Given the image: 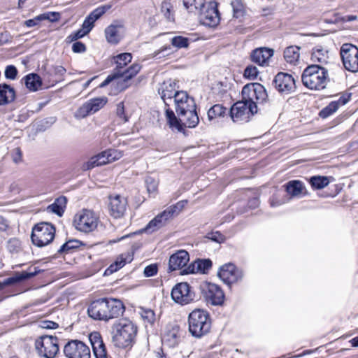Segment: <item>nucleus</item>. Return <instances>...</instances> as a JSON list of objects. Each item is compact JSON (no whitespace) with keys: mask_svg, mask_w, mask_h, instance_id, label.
I'll return each instance as SVG.
<instances>
[{"mask_svg":"<svg viewBox=\"0 0 358 358\" xmlns=\"http://www.w3.org/2000/svg\"><path fill=\"white\" fill-rule=\"evenodd\" d=\"M124 311V306L121 301L106 298L92 301L87 309L90 317L106 322L122 315Z\"/></svg>","mask_w":358,"mask_h":358,"instance_id":"obj_1","label":"nucleus"},{"mask_svg":"<svg viewBox=\"0 0 358 358\" xmlns=\"http://www.w3.org/2000/svg\"><path fill=\"white\" fill-rule=\"evenodd\" d=\"M196 107L189 108L187 111L179 113L178 117L176 116L174 112L170 108L166 110V118L167 123L172 130H176L179 132H184L186 127L194 128L199 122Z\"/></svg>","mask_w":358,"mask_h":358,"instance_id":"obj_2","label":"nucleus"},{"mask_svg":"<svg viewBox=\"0 0 358 358\" xmlns=\"http://www.w3.org/2000/svg\"><path fill=\"white\" fill-rule=\"evenodd\" d=\"M137 333V327L130 320L122 319L115 323L113 327L112 341L118 348L130 346Z\"/></svg>","mask_w":358,"mask_h":358,"instance_id":"obj_3","label":"nucleus"},{"mask_svg":"<svg viewBox=\"0 0 358 358\" xmlns=\"http://www.w3.org/2000/svg\"><path fill=\"white\" fill-rule=\"evenodd\" d=\"M328 79L327 70L320 65H310L305 69L301 80L308 88L320 90L325 88Z\"/></svg>","mask_w":358,"mask_h":358,"instance_id":"obj_4","label":"nucleus"},{"mask_svg":"<svg viewBox=\"0 0 358 358\" xmlns=\"http://www.w3.org/2000/svg\"><path fill=\"white\" fill-rule=\"evenodd\" d=\"M189 331L194 337L200 338L209 332L211 327L210 315L206 310L195 309L188 316Z\"/></svg>","mask_w":358,"mask_h":358,"instance_id":"obj_5","label":"nucleus"},{"mask_svg":"<svg viewBox=\"0 0 358 358\" xmlns=\"http://www.w3.org/2000/svg\"><path fill=\"white\" fill-rule=\"evenodd\" d=\"M186 201H180L175 205H172L165 209L163 212L155 216L150 220L143 231L147 234H152L164 227L166 222L174 215H178L184 208Z\"/></svg>","mask_w":358,"mask_h":358,"instance_id":"obj_6","label":"nucleus"},{"mask_svg":"<svg viewBox=\"0 0 358 358\" xmlns=\"http://www.w3.org/2000/svg\"><path fill=\"white\" fill-rule=\"evenodd\" d=\"M55 235V228L50 223L41 222L32 229L31 236L33 244L38 247H43L50 243Z\"/></svg>","mask_w":358,"mask_h":358,"instance_id":"obj_7","label":"nucleus"},{"mask_svg":"<svg viewBox=\"0 0 358 358\" xmlns=\"http://www.w3.org/2000/svg\"><path fill=\"white\" fill-rule=\"evenodd\" d=\"M99 222L96 214L88 209H83L77 213L73 219V225L78 231L90 233L95 230Z\"/></svg>","mask_w":358,"mask_h":358,"instance_id":"obj_8","label":"nucleus"},{"mask_svg":"<svg viewBox=\"0 0 358 358\" xmlns=\"http://www.w3.org/2000/svg\"><path fill=\"white\" fill-rule=\"evenodd\" d=\"M267 96L264 87L259 83L245 85L242 90V101L248 105L262 103Z\"/></svg>","mask_w":358,"mask_h":358,"instance_id":"obj_9","label":"nucleus"},{"mask_svg":"<svg viewBox=\"0 0 358 358\" xmlns=\"http://www.w3.org/2000/svg\"><path fill=\"white\" fill-rule=\"evenodd\" d=\"M38 354L45 358H54L59 352L58 339L52 336H41L35 341Z\"/></svg>","mask_w":358,"mask_h":358,"instance_id":"obj_10","label":"nucleus"},{"mask_svg":"<svg viewBox=\"0 0 358 358\" xmlns=\"http://www.w3.org/2000/svg\"><path fill=\"white\" fill-rule=\"evenodd\" d=\"M340 56L345 70L358 72V47L352 43H343L340 48Z\"/></svg>","mask_w":358,"mask_h":358,"instance_id":"obj_11","label":"nucleus"},{"mask_svg":"<svg viewBox=\"0 0 358 358\" xmlns=\"http://www.w3.org/2000/svg\"><path fill=\"white\" fill-rule=\"evenodd\" d=\"M257 112V106L248 105L241 100L235 103L231 108L230 115L234 122H246Z\"/></svg>","mask_w":358,"mask_h":358,"instance_id":"obj_12","label":"nucleus"},{"mask_svg":"<svg viewBox=\"0 0 358 358\" xmlns=\"http://www.w3.org/2000/svg\"><path fill=\"white\" fill-rule=\"evenodd\" d=\"M64 353L67 358H91L90 348L78 340L69 341L64 347Z\"/></svg>","mask_w":358,"mask_h":358,"instance_id":"obj_13","label":"nucleus"},{"mask_svg":"<svg viewBox=\"0 0 358 358\" xmlns=\"http://www.w3.org/2000/svg\"><path fill=\"white\" fill-rule=\"evenodd\" d=\"M171 298L177 303L184 306L194 301V294L187 282L176 284L171 290Z\"/></svg>","mask_w":358,"mask_h":358,"instance_id":"obj_14","label":"nucleus"},{"mask_svg":"<svg viewBox=\"0 0 358 358\" xmlns=\"http://www.w3.org/2000/svg\"><path fill=\"white\" fill-rule=\"evenodd\" d=\"M219 278L227 285H230L241 280L243 272L241 269L231 264H226L220 267L218 271Z\"/></svg>","mask_w":358,"mask_h":358,"instance_id":"obj_15","label":"nucleus"},{"mask_svg":"<svg viewBox=\"0 0 358 358\" xmlns=\"http://www.w3.org/2000/svg\"><path fill=\"white\" fill-rule=\"evenodd\" d=\"M220 20L219 11L215 3L205 4L200 10L199 21L202 24L213 27L219 24Z\"/></svg>","mask_w":358,"mask_h":358,"instance_id":"obj_16","label":"nucleus"},{"mask_svg":"<svg viewBox=\"0 0 358 358\" xmlns=\"http://www.w3.org/2000/svg\"><path fill=\"white\" fill-rule=\"evenodd\" d=\"M107 103L106 97H98L90 99L83 103L76 111V117L84 118L87 115L95 113L102 108Z\"/></svg>","mask_w":358,"mask_h":358,"instance_id":"obj_17","label":"nucleus"},{"mask_svg":"<svg viewBox=\"0 0 358 358\" xmlns=\"http://www.w3.org/2000/svg\"><path fill=\"white\" fill-rule=\"evenodd\" d=\"M203 294L206 301L213 306H220L224 302V292L216 284L206 283L203 286Z\"/></svg>","mask_w":358,"mask_h":358,"instance_id":"obj_18","label":"nucleus"},{"mask_svg":"<svg viewBox=\"0 0 358 358\" xmlns=\"http://www.w3.org/2000/svg\"><path fill=\"white\" fill-rule=\"evenodd\" d=\"M275 88L281 93L290 94L296 89L295 80L287 73H278L274 79Z\"/></svg>","mask_w":358,"mask_h":358,"instance_id":"obj_19","label":"nucleus"},{"mask_svg":"<svg viewBox=\"0 0 358 358\" xmlns=\"http://www.w3.org/2000/svg\"><path fill=\"white\" fill-rule=\"evenodd\" d=\"M127 206V199L119 194L110 196L109 209L110 215L115 218H120L123 216Z\"/></svg>","mask_w":358,"mask_h":358,"instance_id":"obj_20","label":"nucleus"},{"mask_svg":"<svg viewBox=\"0 0 358 358\" xmlns=\"http://www.w3.org/2000/svg\"><path fill=\"white\" fill-rule=\"evenodd\" d=\"M176 82L174 80H167L162 83L159 88V94L161 95L166 106H169L170 102L176 99V94L180 91L178 90Z\"/></svg>","mask_w":358,"mask_h":358,"instance_id":"obj_21","label":"nucleus"},{"mask_svg":"<svg viewBox=\"0 0 358 358\" xmlns=\"http://www.w3.org/2000/svg\"><path fill=\"white\" fill-rule=\"evenodd\" d=\"M175 108L177 114L187 111L189 108L196 107L194 99L189 96L185 91H180L176 94L174 99Z\"/></svg>","mask_w":358,"mask_h":358,"instance_id":"obj_22","label":"nucleus"},{"mask_svg":"<svg viewBox=\"0 0 358 358\" xmlns=\"http://www.w3.org/2000/svg\"><path fill=\"white\" fill-rule=\"evenodd\" d=\"M89 339L92 347L95 358H109L105 344L101 334L94 331L90 334Z\"/></svg>","mask_w":358,"mask_h":358,"instance_id":"obj_23","label":"nucleus"},{"mask_svg":"<svg viewBox=\"0 0 358 358\" xmlns=\"http://www.w3.org/2000/svg\"><path fill=\"white\" fill-rule=\"evenodd\" d=\"M189 261V256L185 250H178L173 254L169 262V270L171 271L182 269Z\"/></svg>","mask_w":358,"mask_h":358,"instance_id":"obj_24","label":"nucleus"},{"mask_svg":"<svg viewBox=\"0 0 358 358\" xmlns=\"http://www.w3.org/2000/svg\"><path fill=\"white\" fill-rule=\"evenodd\" d=\"M123 30L122 24L119 22H114L108 26L104 31L107 42L111 44H117L122 38Z\"/></svg>","mask_w":358,"mask_h":358,"instance_id":"obj_25","label":"nucleus"},{"mask_svg":"<svg viewBox=\"0 0 358 358\" xmlns=\"http://www.w3.org/2000/svg\"><path fill=\"white\" fill-rule=\"evenodd\" d=\"M180 327L178 325H173L167 329L164 334L162 343L164 346L169 348L176 347L180 342Z\"/></svg>","mask_w":358,"mask_h":358,"instance_id":"obj_26","label":"nucleus"},{"mask_svg":"<svg viewBox=\"0 0 358 358\" xmlns=\"http://www.w3.org/2000/svg\"><path fill=\"white\" fill-rule=\"evenodd\" d=\"M273 51L266 48H257L252 52V61L259 66H264L268 64V59L273 56Z\"/></svg>","mask_w":358,"mask_h":358,"instance_id":"obj_27","label":"nucleus"},{"mask_svg":"<svg viewBox=\"0 0 358 358\" xmlns=\"http://www.w3.org/2000/svg\"><path fill=\"white\" fill-rule=\"evenodd\" d=\"M212 266V262L210 259H198L192 264L189 265L187 268L183 269L182 274H187L192 273H205Z\"/></svg>","mask_w":358,"mask_h":358,"instance_id":"obj_28","label":"nucleus"},{"mask_svg":"<svg viewBox=\"0 0 358 358\" xmlns=\"http://www.w3.org/2000/svg\"><path fill=\"white\" fill-rule=\"evenodd\" d=\"M285 186L286 192L292 197H300L307 194L303 182L300 180H290L287 182Z\"/></svg>","mask_w":358,"mask_h":358,"instance_id":"obj_29","label":"nucleus"},{"mask_svg":"<svg viewBox=\"0 0 358 358\" xmlns=\"http://www.w3.org/2000/svg\"><path fill=\"white\" fill-rule=\"evenodd\" d=\"M348 101V97L342 96L337 101L330 102L326 107L320 111V117L322 118H327L329 117L336 113L340 106L346 104Z\"/></svg>","mask_w":358,"mask_h":358,"instance_id":"obj_30","label":"nucleus"},{"mask_svg":"<svg viewBox=\"0 0 358 358\" xmlns=\"http://www.w3.org/2000/svg\"><path fill=\"white\" fill-rule=\"evenodd\" d=\"M41 271V270L38 269L37 267H29L27 271L16 273L13 276L8 278L6 283L14 284L29 279L39 273Z\"/></svg>","mask_w":358,"mask_h":358,"instance_id":"obj_31","label":"nucleus"},{"mask_svg":"<svg viewBox=\"0 0 358 358\" xmlns=\"http://www.w3.org/2000/svg\"><path fill=\"white\" fill-rule=\"evenodd\" d=\"M15 99V90L10 85L0 84V106L13 102Z\"/></svg>","mask_w":358,"mask_h":358,"instance_id":"obj_32","label":"nucleus"},{"mask_svg":"<svg viewBox=\"0 0 358 358\" xmlns=\"http://www.w3.org/2000/svg\"><path fill=\"white\" fill-rule=\"evenodd\" d=\"M108 163H109V161L105 150L95 156L92 157L87 162L83 164L82 169L84 171H87L92 169L95 166H101Z\"/></svg>","mask_w":358,"mask_h":358,"instance_id":"obj_33","label":"nucleus"},{"mask_svg":"<svg viewBox=\"0 0 358 358\" xmlns=\"http://www.w3.org/2000/svg\"><path fill=\"white\" fill-rule=\"evenodd\" d=\"M329 59V52L322 46H316L312 50L311 60L314 63H317L316 65L322 66L328 63Z\"/></svg>","mask_w":358,"mask_h":358,"instance_id":"obj_34","label":"nucleus"},{"mask_svg":"<svg viewBox=\"0 0 358 358\" xmlns=\"http://www.w3.org/2000/svg\"><path fill=\"white\" fill-rule=\"evenodd\" d=\"M67 199L62 196L57 198L55 201L46 208V211L54 213L59 217L62 216L66 206Z\"/></svg>","mask_w":358,"mask_h":358,"instance_id":"obj_35","label":"nucleus"},{"mask_svg":"<svg viewBox=\"0 0 358 358\" xmlns=\"http://www.w3.org/2000/svg\"><path fill=\"white\" fill-rule=\"evenodd\" d=\"M24 80L26 87L31 92L38 91L42 85L41 78L36 73H29L24 78Z\"/></svg>","mask_w":358,"mask_h":358,"instance_id":"obj_36","label":"nucleus"},{"mask_svg":"<svg viewBox=\"0 0 358 358\" xmlns=\"http://www.w3.org/2000/svg\"><path fill=\"white\" fill-rule=\"evenodd\" d=\"M300 48L298 46L287 47L284 51V57L287 63L296 64L299 58Z\"/></svg>","mask_w":358,"mask_h":358,"instance_id":"obj_37","label":"nucleus"},{"mask_svg":"<svg viewBox=\"0 0 358 358\" xmlns=\"http://www.w3.org/2000/svg\"><path fill=\"white\" fill-rule=\"evenodd\" d=\"M83 245L82 242L77 239H71L64 243L57 250L59 255L69 254L74 250L80 248Z\"/></svg>","mask_w":358,"mask_h":358,"instance_id":"obj_38","label":"nucleus"},{"mask_svg":"<svg viewBox=\"0 0 358 358\" xmlns=\"http://www.w3.org/2000/svg\"><path fill=\"white\" fill-rule=\"evenodd\" d=\"M309 182L313 189H321L329 185V180L327 176H315L309 179Z\"/></svg>","mask_w":358,"mask_h":358,"instance_id":"obj_39","label":"nucleus"},{"mask_svg":"<svg viewBox=\"0 0 358 358\" xmlns=\"http://www.w3.org/2000/svg\"><path fill=\"white\" fill-rule=\"evenodd\" d=\"M141 66L138 64H134L127 70L120 72V70L117 71L120 77H122L124 81L130 80L134 77L141 70Z\"/></svg>","mask_w":358,"mask_h":358,"instance_id":"obj_40","label":"nucleus"},{"mask_svg":"<svg viewBox=\"0 0 358 358\" xmlns=\"http://www.w3.org/2000/svg\"><path fill=\"white\" fill-rule=\"evenodd\" d=\"M184 6L189 13L200 10L205 5L203 0H183Z\"/></svg>","mask_w":358,"mask_h":358,"instance_id":"obj_41","label":"nucleus"},{"mask_svg":"<svg viewBox=\"0 0 358 358\" xmlns=\"http://www.w3.org/2000/svg\"><path fill=\"white\" fill-rule=\"evenodd\" d=\"M131 261V257L129 255H121L117 258L114 264H111L108 270H110V272L116 271L122 268L127 262H130Z\"/></svg>","mask_w":358,"mask_h":358,"instance_id":"obj_42","label":"nucleus"},{"mask_svg":"<svg viewBox=\"0 0 358 358\" xmlns=\"http://www.w3.org/2000/svg\"><path fill=\"white\" fill-rule=\"evenodd\" d=\"M50 15L55 16L56 14H55L53 12L44 13V14H42V15H40L36 17L34 19H30V20H26L24 24L27 27H33L37 25L39 22H41V20H49L53 22V20L55 18H50Z\"/></svg>","mask_w":358,"mask_h":358,"instance_id":"obj_43","label":"nucleus"},{"mask_svg":"<svg viewBox=\"0 0 358 358\" xmlns=\"http://www.w3.org/2000/svg\"><path fill=\"white\" fill-rule=\"evenodd\" d=\"M132 59V55L131 53H122L115 57V62L117 64V69L118 71L124 68L128 63L131 62Z\"/></svg>","mask_w":358,"mask_h":358,"instance_id":"obj_44","label":"nucleus"},{"mask_svg":"<svg viewBox=\"0 0 358 358\" xmlns=\"http://www.w3.org/2000/svg\"><path fill=\"white\" fill-rule=\"evenodd\" d=\"M234 18L238 19L241 22L245 15V9L243 5L238 1L231 2Z\"/></svg>","mask_w":358,"mask_h":358,"instance_id":"obj_45","label":"nucleus"},{"mask_svg":"<svg viewBox=\"0 0 358 358\" xmlns=\"http://www.w3.org/2000/svg\"><path fill=\"white\" fill-rule=\"evenodd\" d=\"M226 108L220 104H215L208 111V117L210 120L223 116L226 113Z\"/></svg>","mask_w":358,"mask_h":358,"instance_id":"obj_46","label":"nucleus"},{"mask_svg":"<svg viewBox=\"0 0 358 358\" xmlns=\"http://www.w3.org/2000/svg\"><path fill=\"white\" fill-rule=\"evenodd\" d=\"M161 11L164 17L169 21H173V7L171 3L168 1H164L162 3Z\"/></svg>","mask_w":358,"mask_h":358,"instance_id":"obj_47","label":"nucleus"},{"mask_svg":"<svg viewBox=\"0 0 358 358\" xmlns=\"http://www.w3.org/2000/svg\"><path fill=\"white\" fill-rule=\"evenodd\" d=\"M189 43V39L188 38L177 36L171 38V44L173 46L178 49L187 48Z\"/></svg>","mask_w":358,"mask_h":358,"instance_id":"obj_48","label":"nucleus"},{"mask_svg":"<svg viewBox=\"0 0 358 358\" xmlns=\"http://www.w3.org/2000/svg\"><path fill=\"white\" fill-rule=\"evenodd\" d=\"M140 315L142 319L149 324H152L155 320V314L151 309L141 308Z\"/></svg>","mask_w":358,"mask_h":358,"instance_id":"obj_49","label":"nucleus"},{"mask_svg":"<svg viewBox=\"0 0 358 358\" xmlns=\"http://www.w3.org/2000/svg\"><path fill=\"white\" fill-rule=\"evenodd\" d=\"M111 8L110 5H104L99 6L92 11L89 15L94 20H97L99 17H101L107 10H108Z\"/></svg>","mask_w":358,"mask_h":358,"instance_id":"obj_50","label":"nucleus"},{"mask_svg":"<svg viewBox=\"0 0 358 358\" xmlns=\"http://www.w3.org/2000/svg\"><path fill=\"white\" fill-rule=\"evenodd\" d=\"M145 184L149 194L156 193L158 187V181L155 178L150 176L147 177Z\"/></svg>","mask_w":358,"mask_h":358,"instance_id":"obj_51","label":"nucleus"},{"mask_svg":"<svg viewBox=\"0 0 358 358\" xmlns=\"http://www.w3.org/2000/svg\"><path fill=\"white\" fill-rule=\"evenodd\" d=\"M106 152L109 163L118 160L122 157V152L115 149H108Z\"/></svg>","mask_w":358,"mask_h":358,"instance_id":"obj_52","label":"nucleus"},{"mask_svg":"<svg viewBox=\"0 0 358 358\" xmlns=\"http://www.w3.org/2000/svg\"><path fill=\"white\" fill-rule=\"evenodd\" d=\"M258 70L256 66H248L244 71V76L250 80H255L258 76Z\"/></svg>","mask_w":358,"mask_h":358,"instance_id":"obj_53","label":"nucleus"},{"mask_svg":"<svg viewBox=\"0 0 358 358\" xmlns=\"http://www.w3.org/2000/svg\"><path fill=\"white\" fill-rule=\"evenodd\" d=\"M4 75L7 79L15 80L17 75V69L13 65H8L6 67Z\"/></svg>","mask_w":358,"mask_h":358,"instance_id":"obj_54","label":"nucleus"},{"mask_svg":"<svg viewBox=\"0 0 358 358\" xmlns=\"http://www.w3.org/2000/svg\"><path fill=\"white\" fill-rule=\"evenodd\" d=\"M206 238L211 240L212 241L222 243L224 242L225 237L220 231L211 232L208 234Z\"/></svg>","mask_w":358,"mask_h":358,"instance_id":"obj_55","label":"nucleus"},{"mask_svg":"<svg viewBox=\"0 0 358 358\" xmlns=\"http://www.w3.org/2000/svg\"><path fill=\"white\" fill-rule=\"evenodd\" d=\"M116 114L124 122L129 120V117L124 113V106L123 102H120L117 104Z\"/></svg>","mask_w":358,"mask_h":358,"instance_id":"obj_56","label":"nucleus"},{"mask_svg":"<svg viewBox=\"0 0 358 358\" xmlns=\"http://www.w3.org/2000/svg\"><path fill=\"white\" fill-rule=\"evenodd\" d=\"M157 265L156 264H152L147 266L144 268L143 273L145 277H152L157 273Z\"/></svg>","mask_w":358,"mask_h":358,"instance_id":"obj_57","label":"nucleus"},{"mask_svg":"<svg viewBox=\"0 0 358 358\" xmlns=\"http://www.w3.org/2000/svg\"><path fill=\"white\" fill-rule=\"evenodd\" d=\"M171 47L170 46H164L161 49L157 51H155L153 53L154 57L161 58L162 57H165L171 53Z\"/></svg>","mask_w":358,"mask_h":358,"instance_id":"obj_58","label":"nucleus"},{"mask_svg":"<svg viewBox=\"0 0 358 358\" xmlns=\"http://www.w3.org/2000/svg\"><path fill=\"white\" fill-rule=\"evenodd\" d=\"M94 22L95 21L90 15H88L84 20L82 28L84 29L86 32L89 33L93 28Z\"/></svg>","mask_w":358,"mask_h":358,"instance_id":"obj_59","label":"nucleus"},{"mask_svg":"<svg viewBox=\"0 0 358 358\" xmlns=\"http://www.w3.org/2000/svg\"><path fill=\"white\" fill-rule=\"evenodd\" d=\"M66 71V69L62 66H55L52 69V73L58 78L62 77L65 74Z\"/></svg>","mask_w":358,"mask_h":358,"instance_id":"obj_60","label":"nucleus"},{"mask_svg":"<svg viewBox=\"0 0 358 358\" xmlns=\"http://www.w3.org/2000/svg\"><path fill=\"white\" fill-rule=\"evenodd\" d=\"M72 50L76 53L84 52L86 50L85 45L82 42H75L72 45Z\"/></svg>","mask_w":358,"mask_h":358,"instance_id":"obj_61","label":"nucleus"},{"mask_svg":"<svg viewBox=\"0 0 358 358\" xmlns=\"http://www.w3.org/2000/svg\"><path fill=\"white\" fill-rule=\"evenodd\" d=\"M88 33L86 32V31L84 29L81 28L79 30L76 31V32L72 33L69 36V38H71V41H76V40L83 37L84 36H85Z\"/></svg>","mask_w":358,"mask_h":358,"instance_id":"obj_62","label":"nucleus"},{"mask_svg":"<svg viewBox=\"0 0 358 358\" xmlns=\"http://www.w3.org/2000/svg\"><path fill=\"white\" fill-rule=\"evenodd\" d=\"M120 77L118 75V73H115L113 75H109L104 81H103L99 87H104L106 85H108L112 80H113L115 78Z\"/></svg>","mask_w":358,"mask_h":358,"instance_id":"obj_63","label":"nucleus"},{"mask_svg":"<svg viewBox=\"0 0 358 358\" xmlns=\"http://www.w3.org/2000/svg\"><path fill=\"white\" fill-rule=\"evenodd\" d=\"M13 159L15 163H18L22 160V152L19 148L14 149Z\"/></svg>","mask_w":358,"mask_h":358,"instance_id":"obj_64","label":"nucleus"}]
</instances>
